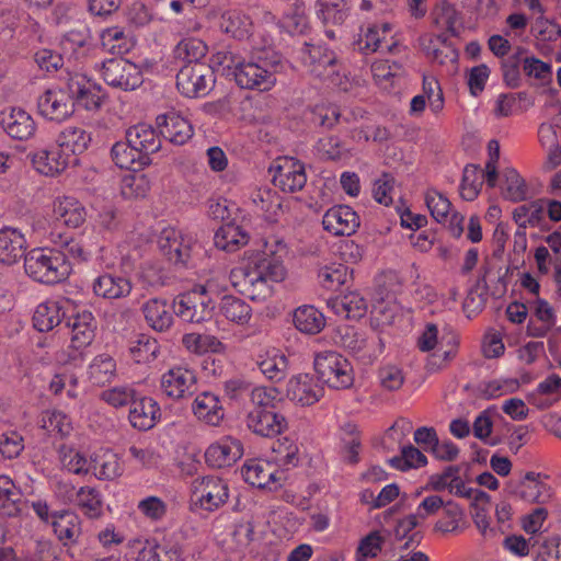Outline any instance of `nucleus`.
Here are the masks:
<instances>
[{
	"label": "nucleus",
	"mask_w": 561,
	"mask_h": 561,
	"mask_svg": "<svg viewBox=\"0 0 561 561\" xmlns=\"http://www.w3.org/2000/svg\"><path fill=\"white\" fill-rule=\"evenodd\" d=\"M323 229L333 236H352L360 221L357 213L347 205H335L322 218Z\"/></svg>",
	"instance_id": "18"
},
{
	"label": "nucleus",
	"mask_w": 561,
	"mask_h": 561,
	"mask_svg": "<svg viewBox=\"0 0 561 561\" xmlns=\"http://www.w3.org/2000/svg\"><path fill=\"white\" fill-rule=\"evenodd\" d=\"M207 45L199 38H183L175 47V57L182 59L186 65L199 62L206 56Z\"/></svg>",
	"instance_id": "60"
},
{
	"label": "nucleus",
	"mask_w": 561,
	"mask_h": 561,
	"mask_svg": "<svg viewBox=\"0 0 561 561\" xmlns=\"http://www.w3.org/2000/svg\"><path fill=\"white\" fill-rule=\"evenodd\" d=\"M282 26L291 35L305 33L308 28V18L301 0H295L293 7L285 12Z\"/></svg>",
	"instance_id": "57"
},
{
	"label": "nucleus",
	"mask_w": 561,
	"mask_h": 561,
	"mask_svg": "<svg viewBox=\"0 0 561 561\" xmlns=\"http://www.w3.org/2000/svg\"><path fill=\"white\" fill-rule=\"evenodd\" d=\"M138 393L133 385H117L101 392V400L108 405L118 409L131 405Z\"/></svg>",
	"instance_id": "59"
},
{
	"label": "nucleus",
	"mask_w": 561,
	"mask_h": 561,
	"mask_svg": "<svg viewBox=\"0 0 561 561\" xmlns=\"http://www.w3.org/2000/svg\"><path fill=\"white\" fill-rule=\"evenodd\" d=\"M242 455L241 442L234 437L225 436L208 446L205 460L209 467L225 468L233 465Z\"/></svg>",
	"instance_id": "19"
},
{
	"label": "nucleus",
	"mask_w": 561,
	"mask_h": 561,
	"mask_svg": "<svg viewBox=\"0 0 561 561\" xmlns=\"http://www.w3.org/2000/svg\"><path fill=\"white\" fill-rule=\"evenodd\" d=\"M392 30L393 26L390 23L373 24L362 28L355 46L365 55L376 51L393 53L398 44L392 39L389 43L387 39Z\"/></svg>",
	"instance_id": "17"
},
{
	"label": "nucleus",
	"mask_w": 561,
	"mask_h": 561,
	"mask_svg": "<svg viewBox=\"0 0 561 561\" xmlns=\"http://www.w3.org/2000/svg\"><path fill=\"white\" fill-rule=\"evenodd\" d=\"M298 54L304 68L314 79L344 92L352 89L343 62L327 45L305 43Z\"/></svg>",
	"instance_id": "4"
},
{
	"label": "nucleus",
	"mask_w": 561,
	"mask_h": 561,
	"mask_svg": "<svg viewBox=\"0 0 561 561\" xmlns=\"http://www.w3.org/2000/svg\"><path fill=\"white\" fill-rule=\"evenodd\" d=\"M214 70L213 65L202 62L184 65L176 75L178 90L186 98L207 95L215 83Z\"/></svg>",
	"instance_id": "9"
},
{
	"label": "nucleus",
	"mask_w": 561,
	"mask_h": 561,
	"mask_svg": "<svg viewBox=\"0 0 561 561\" xmlns=\"http://www.w3.org/2000/svg\"><path fill=\"white\" fill-rule=\"evenodd\" d=\"M71 501L85 517L95 519L102 516L103 496L96 488L85 485L78 490L71 488Z\"/></svg>",
	"instance_id": "35"
},
{
	"label": "nucleus",
	"mask_w": 561,
	"mask_h": 561,
	"mask_svg": "<svg viewBox=\"0 0 561 561\" xmlns=\"http://www.w3.org/2000/svg\"><path fill=\"white\" fill-rule=\"evenodd\" d=\"M323 396V387L313 376L300 374L289 379L287 397L300 405H311Z\"/></svg>",
	"instance_id": "24"
},
{
	"label": "nucleus",
	"mask_w": 561,
	"mask_h": 561,
	"mask_svg": "<svg viewBox=\"0 0 561 561\" xmlns=\"http://www.w3.org/2000/svg\"><path fill=\"white\" fill-rule=\"evenodd\" d=\"M25 236L16 228L4 227L0 230V262L12 265L26 255Z\"/></svg>",
	"instance_id": "30"
},
{
	"label": "nucleus",
	"mask_w": 561,
	"mask_h": 561,
	"mask_svg": "<svg viewBox=\"0 0 561 561\" xmlns=\"http://www.w3.org/2000/svg\"><path fill=\"white\" fill-rule=\"evenodd\" d=\"M160 387L162 392L171 399H185L195 393L197 377L195 371L186 366H174L162 374Z\"/></svg>",
	"instance_id": "16"
},
{
	"label": "nucleus",
	"mask_w": 561,
	"mask_h": 561,
	"mask_svg": "<svg viewBox=\"0 0 561 561\" xmlns=\"http://www.w3.org/2000/svg\"><path fill=\"white\" fill-rule=\"evenodd\" d=\"M68 300H47L41 302L33 314V327L39 332H49L60 322L67 320Z\"/></svg>",
	"instance_id": "29"
},
{
	"label": "nucleus",
	"mask_w": 561,
	"mask_h": 561,
	"mask_svg": "<svg viewBox=\"0 0 561 561\" xmlns=\"http://www.w3.org/2000/svg\"><path fill=\"white\" fill-rule=\"evenodd\" d=\"M194 415L202 422L217 426L224 419V409L219 398L211 392L199 393L193 404Z\"/></svg>",
	"instance_id": "34"
},
{
	"label": "nucleus",
	"mask_w": 561,
	"mask_h": 561,
	"mask_svg": "<svg viewBox=\"0 0 561 561\" xmlns=\"http://www.w3.org/2000/svg\"><path fill=\"white\" fill-rule=\"evenodd\" d=\"M142 313L150 328L164 332L173 323L175 305H170L165 299L151 298L144 304Z\"/></svg>",
	"instance_id": "31"
},
{
	"label": "nucleus",
	"mask_w": 561,
	"mask_h": 561,
	"mask_svg": "<svg viewBox=\"0 0 561 561\" xmlns=\"http://www.w3.org/2000/svg\"><path fill=\"white\" fill-rule=\"evenodd\" d=\"M111 157L114 163L121 169L136 170L149 164L142 154L136 150V148L134 149V146H131L127 139L113 145Z\"/></svg>",
	"instance_id": "46"
},
{
	"label": "nucleus",
	"mask_w": 561,
	"mask_h": 561,
	"mask_svg": "<svg viewBox=\"0 0 561 561\" xmlns=\"http://www.w3.org/2000/svg\"><path fill=\"white\" fill-rule=\"evenodd\" d=\"M66 324L70 329L69 348L72 353L69 357L76 359L93 342L98 323L90 310L81 309L69 314Z\"/></svg>",
	"instance_id": "13"
},
{
	"label": "nucleus",
	"mask_w": 561,
	"mask_h": 561,
	"mask_svg": "<svg viewBox=\"0 0 561 561\" xmlns=\"http://www.w3.org/2000/svg\"><path fill=\"white\" fill-rule=\"evenodd\" d=\"M389 463L394 469L407 471L424 467L427 463V458L420 449L409 445L402 448L401 455L392 457Z\"/></svg>",
	"instance_id": "63"
},
{
	"label": "nucleus",
	"mask_w": 561,
	"mask_h": 561,
	"mask_svg": "<svg viewBox=\"0 0 561 561\" xmlns=\"http://www.w3.org/2000/svg\"><path fill=\"white\" fill-rule=\"evenodd\" d=\"M106 84L123 91H133L142 84V71L134 62L124 58H111L100 69Z\"/></svg>",
	"instance_id": "11"
},
{
	"label": "nucleus",
	"mask_w": 561,
	"mask_h": 561,
	"mask_svg": "<svg viewBox=\"0 0 561 561\" xmlns=\"http://www.w3.org/2000/svg\"><path fill=\"white\" fill-rule=\"evenodd\" d=\"M88 376L93 385L103 386L116 376V362L108 354L95 356L88 367Z\"/></svg>",
	"instance_id": "50"
},
{
	"label": "nucleus",
	"mask_w": 561,
	"mask_h": 561,
	"mask_svg": "<svg viewBox=\"0 0 561 561\" xmlns=\"http://www.w3.org/2000/svg\"><path fill=\"white\" fill-rule=\"evenodd\" d=\"M561 397V377L552 374L540 381L529 393V402L540 410L552 407Z\"/></svg>",
	"instance_id": "38"
},
{
	"label": "nucleus",
	"mask_w": 561,
	"mask_h": 561,
	"mask_svg": "<svg viewBox=\"0 0 561 561\" xmlns=\"http://www.w3.org/2000/svg\"><path fill=\"white\" fill-rule=\"evenodd\" d=\"M101 45L104 50L113 55L129 53L134 46V38L119 26L103 30L100 34Z\"/></svg>",
	"instance_id": "43"
},
{
	"label": "nucleus",
	"mask_w": 561,
	"mask_h": 561,
	"mask_svg": "<svg viewBox=\"0 0 561 561\" xmlns=\"http://www.w3.org/2000/svg\"><path fill=\"white\" fill-rule=\"evenodd\" d=\"M247 426L256 435L274 437L286 428L287 422L276 410L265 412L248 411Z\"/></svg>",
	"instance_id": "28"
},
{
	"label": "nucleus",
	"mask_w": 561,
	"mask_h": 561,
	"mask_svg": "<svg viewBox=\"0 0 561 561\" xmlns=\"http://www.w3.org/2000/svg\"><path fill=\"white\" fill-rule=\"evenodd\" d=\"M181 557L180 548L171 542L151 543L139 551L137 561H179Z\"/></svg>",
	"instance_id": "51"
},
{
	"label": "nucleus",
	"mask_w": 561,
	"mask_h": 561,
	"mask_svg": "<svg viewBox=\"0 0 561 561\" xmlns=\"http://www.w3.org/2000/svg\"><path fill=\"white\" fill-rule=\"evenodd\" d=\"M58 455L62 468L67 471L79 476L89 474L90 459H88L84 454L71 446L62 444L58 448Z\"/></svg>",
	"instance_id": "54"
},
{
	"label": "nucleus",
	"mask_w": 561,
	"mask_h": 561,
	"mask_svg": "<svg viewBox=\"0 0 561 561\" xmlns=\"http://www.w3.org/2000/svg\"><path fill=\"white\" fill-rule=\"evenodd\" d=\"M24 270L35 282L54 285L67 279L72 267L60 250L35 248L26 253Z\"/></svg>",
	"instance_id": "5"
},
{
	"label": "nucleus",
	"mask_w": 561,
	"mask_h": 561,
	"mask_svg": "<svg viewBox=\"0 0 561 561\" xmlns=\"http://www.w3.org/2000/svg\"><path fill=\"white\" fill-rule=\"evenodd\" d=\"M91 142V135L81 127L65 128L57 139V146L64 149L68 160L73 163L77 154H81L88 149Z\"/></svg>",
	"instance_id": "40"
},
{
	"label": "nucleus",
	"mask_w": 561,
	"mask_h": 561,
	"mask_svg": "<svg viewBox=\"0 0 561 561\" xmlns=\"http://www.w3.org/2000/svg\"><path fill=\"white\" fill-rule=\"evenodd\" d=\"M256 365L266 379L278 382L287 375L288 359L282 351L271 347L257 355Z\"/></svg>",
	"instance_id": "32"
},
{
	"label": "nucleus",
	"mask_w": 561,
	"mask_h": 561,
	"mask_svg": "<svg viewBox=\"0 0 561 561\" xmlns=\"http://www.w3.org/2000/svg\"><path fill=\"white\" fill-rule=\"evenodd\" d=\"M220 27L232 37L243 39L251 34L252 21L241 11L229 10L221 15Z\"/></svg>",
	"instance_id": "49"
},
{
	"label": "nucleus",
	"mask_w": 561,
	"mask_h": 561,
	"mask_svg": "<svg viewBox=\"0 0 561 561\" xmlns=\"http://www.w3.org/2000/svg\"><path fill=\"white\" fill-rule=\"evenodd\" d=\"M101 104V87L81 72H67L64 85L46 89L37 100L39 114L58 123L69 118L76 106L96 111Z\"/></svg>",
	"instance_id": "3"
},
{
	"label": "nucleus",
	"mask_w": 561,
	"mask_h": 561,
	"mask_svg": "<svg viewBox=\"0 0 561 561\" xmlns=\"http://www.w3.org/2000/svg\"><path fill=\"white\" fill-rule=\"evenodd\" d=\"M545 199H537L516 207L513 219L519 227H539L545 221Z\"/></svg>",
	"instance_id": "48"
},
{
	"label": "nucleus",
	"mask_w": 561,
	"mask_h": 561,
	"mask_svg": "<svg viewBox=\"0 0 561 561\" xmlns=\"http://www.w3.org/2000/svg\"><path fill=\"white\" fill-rule=\"evenodd\" d=\"M160 417V407L152 398L137 397L130 405L128 420L134 428L149 431L154 427Z\"/></svg>",
	"instance_id": "27"
},
{
	"label": "nucleus",
	"mask_w": 561,
	"mask_h": 561,
	"mask_svg": "<svg viewBox=\"0 0 561 561\" xmlns=\"http://www.w3.org/2000/svg\"><path fill=\"white\" fill-rule=\"evenodd\" d=\"M182 343L187 351L196 354L216 353L222 347L221 342L210 334L186 333L183 335Z\"/></svg>",
	"instance_id": "62"
},
{
	"label": "nucleus",
	"mask_w": 561,
	"mask_h": 561,
	"mask_svg": "<svg viewBox=\"0 0 561 561\" xmlns=\"http://www.w3.org/2000/svg\"><path fill=\"white\" fill-rule=\"evenodd\" d=\"M220 313L230 322L243 325L252 316V308L241 298L231 295L221 297L219 304Z\"/></svg>",
	"instance_id": "47"
},
{
	"label": "nucleus",
	"mask_w": 561,
	"mask_h": 561,
	"mask_svg": "<svg viewBox=\"0 0 561 561\" xmlns=\"http://www.w3.org/2000/svg\"><path fill=\"white\" fill-rule=\"evenodd\" d=\"M313 364L319 379L332 389H347L354 382L351 363L337 352H320Z\"/></svg>",
	"instance_id": "8"
},
{
	"label": "nucleus",
	"mask_w": 561,
	"mask_h": 561,
	"mask_svg": "<svg viewBox=\"0 0 561 561\" xmlns=\"http://www.w3.org/2000/svg\"><path fill=\"white\" fill-rule=\"evenodd\" d=\"M24 504L21 489L9 476H0V514L16 516L22 512Z\"/></svg>",
	"instance_id": "41"
},
{
	"label": "nucleus",
	"mask_w": 561,
	"mask_h": 561,
	"mask_svg": "<svg viewBox=\"0 0 561 561\" xmlns=\"http://www.w3.org/2000/svg\"><path fill=\"white\" fill-rule=\"evenodd\" d=\"M279 401V392L276 388L255 387L250 392L251 408L249 411L265 412L276 410Z\"/></svg>",
	"instance_id": "61"
},
{
	"label": "nucleus",
	"mask_w": 561,
	"mask_h": 561,
	"mask_svg": "<svg viewBox=\"0 0 561 561\" xmlns=\"http://www.w3.org/2000/svg\"><path fill=\"white\" fill-rule=\"evenodd\" d=\"M160 131L146 123H139L126 130L125 138L150 162L149 156L161 148Z\"/></svg>",
	"instance_id": "26"
},
{
	"label": "nucleus",
	"mask_w": 561,
	"mask_h": 561,
	"mask_svg": "<svg viewBox=\"0 0 561 561\" xmlns=\"http://www.w3.org/2000/svg\"><path fill=\"white\" fill-rule=\"evenodd\" d=\"M39 423L48 434L58 435L61 438L69 436L72 431L70 417L58 410L43 412Z\"/></svg>",
	"instance_id": "55"
},
{
	"label": "nucleus",
	"mask_w": 561,
	"mask_h": 561,
	"mask_svg": "<svg viewBox=\"0 0 561 561\" xmlns=\"http://www.w3.org/2000/svg\"><path fill=\"white\" fill-rule=\"evenodd\" d=\"M30 158L34 170L45 176H56L71 164L67 153L57 145L37 149Z\"/></svg>",
	"instance_id": "21"
},
{
	"label": "nucleus",
	"mask_w": 561,
	"mask_h": 561,
	"mask_svg": "<svg viewBox=\"0 0 561 561\" xmlns=\"http://www.w3.org/2000/svg\"><path fill=\"white\" fill-rule=\"evenodd\" d=\"M483 183V170L476 164L466 165L460 183L461 197L466 201H473L479 195Z\"/></svg>",
	"instance_id": "56"
},
{
	"label": "nucleus",
	"mask_w": 561,
	"mask_h": 561,
	"mask_svg": "<svg viewBox=\"0 0 561 561\" xmlns=\"http://www.w3.org/2000/svg\"><path fill=\"white\" fill-rule=\"evenodd\" d=\"M211 62L218 72L233 80L240 89L266 92L276 84L280 59L268 49L244 57L229 48L214 54Z\"/></svg>",
	"instance_id": "2"
},
{
	"label": "nucleus",
	"mask_w": 561,
	"mask_h": 561,
	"mask_svg": "<svg viewBox=\"0 0 561 561\" xmlns=\"http://www.w3.org/2000/svg\"><path fill=\"white\" fill-rule=\"evenodd\" d=\"M243 480L257 489L276 491L286 480L285 470L265 459H249L241 468Z\"/></svg>",
	"instance_id": "12"
},
{
	"label": "nucleus",
	"mask_w": 561,
	"mask_h": 561,
	"mask_svg": "<svg viewBox=\"0 0 561 561\" xmlns=\"http://www.w3.org/2000/svg\"><path fill=\"white\" fill-rule=\"evenodd\" d=\"M56 219L70 228L82 226L87 219V209L83 204L75 197L64 196L54 202L53 208Z\"/></svg>",
	"instance_id": "36"
},
{
	"label": "nucleus",
	"mask_w": 561,
	"mask_h": 561,
	"mask_svg": "<svg viewBox=\"0 0 561 561\" xmlns=\"http://www.w3.org/2000/svg\"><path fill=\"white\" fill-rule=\"evenodd\" d=\"M425 204L437 222H447L451 203L445 195L435 188H428L425 193Z\"/></svg>",
	"instance_id": "64"
},
{
	"label": "nucleus",
	"mask_w": 561,
	"mask_h": 561,
	"mask_svg": "<svg viewBox=\"0 0 561 561\" xmlns=\"http://www.w3.org/2000/svg\"><path fill=\"white\" fill-rule=\"evenodd\" d=\"M51 526L64 546L76 542L81 535V519L70 511L54 512Z\"/></svg>",
	"instance_id": "37"
},
{
	"label": "nucleus",
	"mask_w": 561,
	"mask_h": 561,
	"mask_svg": "<svg viewBox=\"0 0 561 561\" xmlns=\"http://www.w3.org/2000/svg\"><path fill=\"white\" fill-rule=\"evenodd\" d=\"M210 299L199 297L193 289L175 300V314L183 321L201 323L213 316Z\"/></svg>",
	"instance_id": "20"
},
{
	"label": "nucleus",
	"mask_w": 561,
	"mask_h": 561,
	"mask_svg": "<svg viewBox=\"0 0 561 561\" xmlns=\"http://www.w3.org/2000/svg\"><path fill=\"white\" fill-rule=\"evenodd\" d=\"M0 124L10 138L21 141L32 138L37 128L32 115L21 107L2 113Z\"/></svg>",
	"instance_id": "22"
},
{
	"label": "nucleus",
	"mask_w": 561,
	"mask_h": 561,
	"mask_svg": "<svg viewBox=\"0 0 561 561\" xmlns=\"http://www.w3.org/2000/svg\"><path fill=\"white\" fill-rule=\"evenodd\" d=\"M271 170H273V184L284 193H296L301 191L307 183L305 164L293 157L277 158Z\"/></svg>",
	"instance_id": "14"
},
{
	"label": "nucleus",
	"mask_w": 561,
	"mask_h": 561,
	"mask_svg": "<svg viewBox=\"0 0 561 561\" xmlns=\"http://www.w3.org/2000/svg\"><path fill=\"white\" fill-rule=\"evenodd\" d=\"M285 277L286 268L282 255L272 250H264L241 266L232 268L228 277L225 274L214 275L204 284L196 285L193 290L199 297L210 299L215 309L217 299L225 296L228 282L251 300L264 301L272 296L274 284L284 280Z\"/></svg>",
	"instance_id": "1"
},
{
	"label": "nucleus",
	"mask_w": 561,
	"mask_h": 561,
	"mask_svg": "<svg viewBox=\"0 0 561 561\" xmlns=\"http://www.w3.org/2000/svg\"><path fill=\"white\" fill-rule=\"evenodd\" d=\"M159 343L156 339L139 334L129 344V354L138 363H150L157 358L159 353Z\"/></svg>",
	"instance_id": "53"
},
{
	"label": "nucleus",
	"mask_w": 561,
	"mask_h": 561,
	"mask_svg": "<svg viewBox=\"0 0 561 561\" xmlns=\"http://www.w3.org/2000/svg\"><path fill=\"white\" fill-rule=\"evenodd\" d=\"M191 510L214 513L222 507L230 494L228 482L214 474L195 478L190 488Z\"/></svg>",
	"instance_id": "6"
},
{
	"label": "nucleus",
	"mask_w": 561,
	"mask_h": 561,
	"mask_svg": "<svg viewBox=\"0 0 561 561\" xmlns=\"http://www.w3.org/2000/svg\"><path fill=\"white\" fill-rule=\"evenodd\" d=\"M426 54L433 61L439 65L454 64L458 60V51L451 43L448 42V37L445 33L436 35L430 41L426 47Z\"/></svg>",
	"instance_id": "52"
},
{
	"label": "nucleus",
	"mask_w": 561,
	"mask_h": 561,
	"mask_svg": "<svg viewBox=\"0 0 561 561\" xmlns=\"http://www.w3.org/2000/svg\"><path fill=\"white\" fill-rule=\"evenodd\" d=\"M93 294L106 300H115L127 297L131 291L129 278L113 272H103L92 282Z\"/></svg>",
	"instance_id": "23"
},
{
	"label": "nucleus",
	"mask_w": 561,
	"mask_h": 561,
	"mask_svg": "<svg viewBox=\"0 0 561 561\" xmlns=\"http://www.w3.org/2000/svg\"><path fill=\"white\" fill-rule=\"evenodd\" d=\"M158 244L162 253L175 265L186 266L195 240L192 234L175 227H165L160 231Z\"/></svg>",
	"instance_id": "15"
},
{
	"label": "nucleus",
	"mask_w": 561,
	"mask_h": 561,
	"mask_svg": "<svg viewBox=\"0 0 561 561\" xmlns=\"http://www.w3.org/2000/svg\"><path fill=\"white\" fill-rule=\"evenodd\" d=\"M548 476L527 471L517 478H511L505 485L508 495L529 504L545 505L553 496V489L547 482Z\"/></svg>",
	"instance_id": "7"
},
{
	"label": "nucleus",
	"mask_w": 561,
	"mask_h": 561,
	"mask_svg": "<svg viewBox=\"0 0 561 561\" xmlns=\"http://www.w3.org/2000/svg\"><path fill=\"white\" fill-rule=\"evenodd\" d=\"M428 485L436 492L447 490L451 495L473 500L476 503L488 502L489 500L485 492L467 484L461 476V467L457 465L448 466L442 472L432 474Z\"/></svg>",
	"instance_id": "10"
},
{
	"label": "nucleus",
	"mask_w": 561,
	"mask_h": 561,
	"mask_svg": "<svg viewBox=\"0 0 561 561\" xmlns=\"http://www.w3.org/2000/svg\"><path fill=\"white\" fill-rule=\"evenodd\" d=\"M250 236L239 225L227 222L221 225L214 236V243L217 249L226 252H236L248 244Z\"/></svg>",
	"instance_id": "39"
},
{
	"label": "nucleus",
	"mask_w": 561,
	"mask_h": 561,
	"mask_svg": "<svg viewBox=\"0 0 561 561\" xmlns=\"http://www.w3.org/2000/svg\"><path fill=\"white\" fill-rule=\"evenodd\" d=\"M352 9L351 0H317V16L325 24H342Z\"/></svg>",
	"instance_id": "45"
},
{
	"label": "nucleus",
	"mask_w": 561,
	"mask_h": 561,
	"mask_svg": "<svg viewBox=\"0 0 561 561\" xmlns=\"http://www.w3.org/2000/svg\"><path fill=\"white\" fill-rule=\"evenodd\" d=\"M123 471L124 468L118 456L111 450L95 453L90 458L89 473L98 480H115L123 474Z\"/></svg>",
	"instance_id": "33"
},
{
	"label": "nucleus",
	"mask_w": 561,
	"mask_h": 561,
	"mask_svg": "<svg viewBox=\"0 0 561 561\" xmlns=\"http://www.w3.org/2000/svg\"><path fill=\"white\" fill-rule=\"evenodd\" d=\"M160 135L173 145L182 146L193 136L191 123L176 112H169L157 117Z\"/></svg>",
	"instance_id": "25"
},
{
	"label": "nucleus",
	"mask_w": 561,
	"mask_h": 561,
	"mask_svg": "<svg viewBox=\"0 0 561 561\" xmlns=\"http://www.w3.org/2000/svg\"><path fill=\"white\" fill-rule=\"evenodd\" d=\"M329 304L337 316L354 320L364 317L368 309L367 300L356 291L332 299Z\"/></svg>",
	"instance_id": "42"
},
{
	"label": "nucleus",
	"mask_w": 561,
	"mask_h": 561,
	"mask_svg": "<svg viewBox=\"0 0 561 561\" xmlns=\"http://www.w3.org/2000/svg\"><path fill=\"white\" fill-rule=\"evenodd\" d=\"M417 525V516H415L414 514L408 515L396 523L393 530L391 531V535L398 541H402L405 539V548L416 546L419 545L422 538L421 533L416 530Z\"/></svg>",
	"instance_id": "58"
},
{
	"label": "nucleus",
	"mask_w": 561,
	"mask_h": 561,
	"mask_svg": "<svg viewBox=\"0 0 561 561\" xmlns=\"http://www.w3.org/2000/svg\"><path fill=\"white\" fill-rule=\"evenodd\" d=\"M293 322L297 330L306 334H318L325 327L324 316L313 306L304 305L294 311Z\"/></svg>",
	"instance_id": "44"
}]
</instances>
